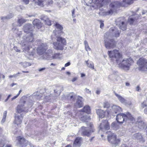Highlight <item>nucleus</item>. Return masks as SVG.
Here are the masks:
<instances>
[{"label":"nucleus","instance_id":"nucleus-1","mask_svg":"<svg viewBox=\"0 0 147 147\" xmlns=\"http://www.w3.org/2000/svg\"><path fill=\"white\" fill-rule=\"evenodd\" d=\"M49 46L46 43L40 44L36 49L37 54L42 59L51 60L60 58L61 54L59 53H55L53 50L48 49Z\"/></svg>","mask_w":147,"mask_h":147},{"label":"nucleus","instance_id":"nucleus-2","mask_svg":"<svg viewBox=\"0 0 147 147\" xmlns=\"http://www.w3.org/2000/svg\"><path fill=\"white\" fill-rule=\"evenodd\" d=\"M34 37L32 33H30L23 37L20 44L22 47L23 51L30 56H33L35 53V50L32 48Z\"/></svg>","mask_w":147,"mask_h":147},{"label":"nucleus","instance_id":"nucleus-3","mask_svg":"<svg viewBox=\"0 0 147 147\" xmlns=\"http://www.w3.org/2000/svg\"><path fill=\"white\" fill-rule=\"evenodd\" d=\"M61 35H55L56 37V41L54 42L53 43L54 48L57 50H63L64 46L67 45L66 39L64 38L61 37Z\"/></svg>","mask_w":147,"mask_h":147},{"label":"nucleus","instance_id":"nucleus-4","mask_svg":"<svg viewBox=\"0 0 147 147\" xmlns=\"http://www.w3.org/2000/svg\"><path fill=\"white\" fill-rule=\"evenodd\" d=\"M121 59L119 62V63H117L119 67L125 70H128L130 66L133 63L132 59L131 58L125 59L122 60L121 61Z\"/></svg>","mask_w":147,"mask_h":147},{"label":"nucleus","instance_id":"nucleus-5","mask_svg":"<svg viewBox=\"0 0 147 147\" xmlns=\"http://www.w3.org/2000/svg\"><path fill=\"white\" fill-rule=\"evenodd\" d=\"M108 54L111 59L113 61H115L117 63L121 59L122 56L117 50H113V51H108Z\"/></svg>","mask_w":147,"mask_h":147},{"label":"nucleus","instance_id":"nucleus-6","mask_svg":"<svg viewBox=\"0 0 147 147\" xmlns=\"http://www.w3.org/2000/svg\"><path fill=\"white\" fill-rule=\"evenodd\" d=\"M106 133L108 134L107 138L109 142L113 146H116L119 142V140L117 139L116 135L110 131H108L106 132Z\"/></svg>","mask_w":147,"mask_h":147},{"label":"nucleus","instance_id":"nucleus-7","mask_svg":"<svg viewBox=\"0 0 147 147\" xmlns=\"http://www.w3.org/2000/svg\"><path fill=\"white\" fill-rule=\"evenodd\" d=\"M137 64L140 70L146 71H147V60L144 58H140L138 61Z\"/></svg>","mask_w":147,"mask_h":147},{"label":"nucleus","instance_id":"nucleus-8","mask_svg":"<svg viewBox=\"0 0 147 147\" xmlns=\"http://www.w3.org/2000/svg\"><path fill=\"white\" fill-rule=\"evenodd\" d=\"M89 125L90 129V130L87 127H82L79 130V131L84 135L89 136L92 132H93L94 131V129L93 128V124L90 123Z\"/></svg>","mask_w":147,"mask_h":147},{"label":"nucleus","instance_id":"nucleus-9","mask_svg":"<svg viewBox=\"0 0 147 147\" xmlns=\"http://www.w3.org/2000/svg\"><path fill=\"white\" fill-rule=\"evenodd\" d=\"M121 4L118 1L112 2L110 5V10L106 12V15H109L113 13L116 11V9L119 6H122Z\"/></svg>","mask_w":147,"mask_h":147},{"label":"nucleus","instance_id":"nucleus-10","mask_svg":"<svg viewBox=\"0 0 147 147\" xmlns=\"http://www.w3.org/2000/svg\"><path fill=\"white\" fill-rule=\"evenodd\" d=\"M26 103L25 101L22 100H20L19 104L18 105L16 108L17 112L18 113L20 114L22 112H27L28 109L24 106V104Z\"/></svg>","mask_w":147,"mask_h":147},{"label":"nucleus","instance_id":"nucleus-11","mask_svg":"<svg viewBox=\"0 0 147 147\" xmlns=\"http://www.w3.org/2000/svg\"><path fill=\"white\" fill-rule=\"evenodd\" d=\"M122 109L119 106L113 105L111 107V109L110 111L109 110H106L105 112L107 113V115H114V114H116L118 112H121Z\"/></svg>","mask_w":147,"mask_h":147},{"label":"nucleus","instance_id":"nucleus-12","mask_svg":"<svg viewBox=\"0 0 147 147\" xmlns=\"http://www.w3.org/2000/svg\"><path fill=\"white\" fill-rule=\"evenodd\" d=\"M99 129L105 131L110 129L109 124L107 120H103L99 126Z\"/></svg>","mask_w":147,"mask_h":147},{"label":"nucleus","instance_id":"nucleus-13","mask_svg":"<svg viewBox=\"0 0 147 147\" xmlns=\"http://www.w3.org/2000/svg\"><path fill=\"white\" fill-rule=\"evenodd\" d=\"M115 45V42L113 39H108L105 41V46L107 49H113Z\"/></svg>","mask_w":147,"mask_h":147},{"label":"nucleus","instance_id":"nucleus-14","mask_svg":"<svg viewBox=\"0 0 147 147\" xmlns=\"http://www.w3.org/2000/svg\"><path fill=\"white\" fill-rule=\"evenodd\" d=\"M15 118L14 123L17 125L21 124L23 119V117L21 114L17 113L15 114Z\"/></svg>","mask_w":147,"mask_h":147},{"label":"nucleus","instance_id":"nucleus-15","mask_svg":"<svg viewBox=\"0 0 147 147\" xmlns=\"http://www.w3.org/2000/svg\"><path fill=\"white\" fill-rule=\"evenodd\" d=\"M55 26L56 28L59 30H55L53 31V33L54 35H61L63 33L62 31L63 27L61 25L57 23L55 24Z\"/></svg>","mask_w":147,"mask_h":147},{"label":"nucleus","instance_id":"nucleus-16","mask_svg":"<svg viewBox=\"0 0 147 147\" xmlns=\"http://www.w3.org/2000/svg\"><path fill=\"white\" fill-rule=\"evenodd\" d=\"M116 119L118 122L122 123L125 122V113H120L118 114L116 116Z\"/></svg>","mask_w":147,"mask_h":147},{"label":"nucleus","instance_id":"nucleus-17","mask_svg":"<svg viewBox=\"0 0 147 147\" xmlns=\"http://www.w3.org/2000/svg\"><path fill=\"white\" fill-rule=\"evenodd\" d=\"M138 127L141 129H146L147 125L141 119V117H138L136 123Z\"/></svg>","mask_w":147,"mask_h":147},{"label":"nucleus","instance_id":"nucleus-18","mask_svg":"<svg viewBox=\"0 0 147 147\" xmlns=\"http://www.w3.org/2000/svg\"><path fill=\"white\" fill-rule=\"evenodd\" d=\"M133 138L134 139L138 140L140 142L143 143L145 142L144 138L140 133H137L134 134Z\"/></svg>","mask_w":147,"mask_h":147},{"label":"nucleus","instance_id":"nucleus-19","mask_svg":"<svg viewBox=\"0 0 147 147\" xmlns=\"http://www.w3.org/2000/svg\"><path fill=\"white\" fill-rule=\"evenodd\" d=\"M32 26L30 24H26L24 26L23 30L25 32L30 33H32Z\"/></svg>","mask_w":147,"mask_h":147},{"label":"nucleus","instance_id":"nucleus-20","mask_svg":"<svg viewBox=\"0 0 147 147\" xmlns=\"http://www.w3.org/2000/svg\"><path fill=\"white\" fill-rule=\"evenodd\" d=\"M17 140L20 144L23 147V146H26L27 144L28 141H26L25 139L19 136L17 137Z\"/></svg>","mask_w":147,"mask_h":147},{"label":"nucleus","instance_id":"nucleus-21","mask_svg":"<svg viewBox=\"0 0 147 147\" xmlns=\"http://www.w3.org/2000/svg\"><path fill=\"white\" fill-rule=\"evenodd\" d=\"M125 122H129V121H133L135 119L131 114L129 112L125 113Z\"/></svg>","mask_w":147,"mask_h":147},{"label":"nucleus","instance_id":"nucleus-22","mask_svg":"<svg viewBox=\"0 0 147 147\" xmlns=\"http://www.w3.org/2000/svg\"><path fill=\"white\" fill-rule=\"evenodd\" d=\"M82 141V138L81 137L76 138L73 144L74 147H80L81 145Z\"/></svg>","mask_w":147,"mask_h":147},{"label":"nucleus","instance_id":"nucleus-23","mask_svg":"<svg viewBox=\"0 0 147 147\" xmlns=\"http://www.w3.org/2000/svg\"><path fill=\"white\" fill-rule=\"evenodd\" d=\"M106 111V110L104 112L103 110L101 109H97L96 110V113L99 117L101 118L104 117L105 115L107 113L105 112Z\"/></svg>","mask_w":147,"mask_h":147},{"label":"nucleus","instance_id":"nucleus-24","mask_svg":"<svg viewBox=\"0 0 147 147\" xmlns=\"http://www.w3.org/2000/svg\"><path fill=\"white\" fill-rule=\"evenodd\" d=\"M82 98L81 97L79 96L76 103L75 104V106L77 107L80 108L82 106L83 103L82 102Z\"/></svg>","mask_w":147,"mask_h":147},{"label":"nucleus","instance_id":"nucleus-25","mask_svg":"<svg viewBox=\"0 0 147 147\" xmlns=\"http://www.w3.org/2000/svg\"><path fill=\"white\" fill-rule=\"evenodd\" d=\"M109 0H101L99 2V3L96 4L97 7H100L105 5H107L109 3Z\"/></svg>","mask_w":147,"mask_h":147},{"label":"nucleus","instance_id":"nucleus-26","mask_svg":"<svg viewBox=\"0 0 147 147\" xmlns=\"http://www.w3.org/2000/svg\"><path fill=\"white\" fill-rule=\"evenodd\" d=\"M138 18L137 15L134 17H130L128 19V22L130 24H133L135 22H136Z\"/></svg>","mask_w":147,"mask_h":147},{"label":"nucleus","instance_id":"nucleus-27","mask_svg":"<svg viewBox=\"0 0 147 147\" xmlns=\"http://www.w3.org/2000/svg\"><path fill=\"white\" fill-rule=\"evenodd\" d=\"M33 24L34 26H36L38 28L41 27L42 25V24L40 21L37 19L34 20L33 22Z\"/></svg>","mask_w":147,"mask_h":147},{"label":"nucleus","instance_id":"nucleus-28","mask_svg":"<svg viewBox=\"0 0 147 147\" xmlns=\"http://www.w3.org/2000/svg\"><path fill=\"white\" fill-rule=\"evenodd\" d=\"M85 3L87 5H91V4L94 3L96 5L98 2V0H85Z\"/></svg>","mask_w":147,"mask_h":147},{"label":"nucleus","instance_id":"nucleus-29","mask_svg":"<svg viewBox=\"0 0 147 147\" xmlns=\"http://www.w3.org/2000/svg\"><path fill=\"white\" fill-rule=\"evenodd\" d=\"M76 95L73 92L70 93L67 95L68 99H70L72 100H74L76 98Z\"/></svg>","mask_w":147,"mask_h":147},{"label":"nucleus","instance_id":"nucleus-30","mask_svg":"<svg viewBox=\"0 0 147 147\" xmlns=\"http://www.w3.org/2000/svg\"><path fill=\"white\" fill-rule=\"evenodd\" d=\"M115 95L117 98L121 102L124 103L126 101V100L123 97L117 94L116 93H115Z\"/></svg>","mask_w":147,"mask_h":147},{"label":"nucleus","instance_id":"nucleus-31","mask_svg":"<svg viewBox=\"0 0 147 147\" xmlns=\"http://www.w3.org/2000/svg\"><path fill=\"white\" fill-rule=\"evenodd\" d=\"M90 119V118L88 115L84 116L81 118V120L85 122H87Z\"/></svg>","mask_w":147,"mask_h":147},{"label":"nucleus","instance_id":"nucleus-32","mask_svg":"<svg viewBox=\"0 0 147 147\" xmlns=\"http://www.w3.org/2000/svg\"><path fill=\"white\" fill-rule=\"evenodd\" d=\"M81 111L87 113H89L90 111V107L89 106H86L84 107L83 109L81 110Z\"/></svg>","mask_w":147,"mask_h":147},{"label":"nucleus","instance_id":"nucleus-33","mask_svg":"<svg viewBox=\"0 0 147 147\" xmlns=\"http://www.w3.org/2000/svg\"><path fill=\"white\" fill-rule=\"evenodd\" d=\"M108 78L113 81H115L117 80V76L114 74L109 75L108 76Z\"/></svg>","mask_w":147,"mask_h":147},{"label":"nucleus","instance_id":"nucleus-34","mask_svg":"<svg viewBox=\"0 0 147 147\" xmlns=\"http://www.w3.org/2000/svg\"><path fill=\"white\" fill-rule=\"evenodd\" d=\"M119 28L120 29L123 30H126V24L125 23L122 22L119 25Z\"/></svg>","mask_w":147,"mask_h":147},{"label":"nucleus","instance_id":"nucleus-35","mask_svg":"<svg viewBox=\"0 0 147 147\" xmlns=\"http://www.w3.org/2000/svg\"><path fill=\"white\" fill-rule=\"evenodd\" d=\"M43 20L45 22V23L49 26L51 25V21L49 20V19L48 18H45L43 19Z\"/></svg>","mask_w":147,"mask_h":147},{"label":"nucleus","instance_id":"nucleus-36","mask_svg":"<svg viewBox=\"0 0 147 147\" xmlns=\"http://www.w3.org/2000/svg\"><path fill=\"white\" fill-rule=\"evenodd\" d=\"M20 64L22 65L24 68L26 67H27L31 65V64L29 62H20Z\"/></svg>","mask_w":147,"mask_h":147},{"label":"nucleus","instance_id":"nucleus-37","mask_svg":"<svg viewBox=\"0 0 147 147\" xmlns=\"http://www.w3.org/2000/svg\"><path fill=\"white\" fill-rule=\"evenodd\" d=\"M86 62L87 66L89 68L92 69H94V65L93 63L92 62H88V61H86Z\"/></svg>","mask_w":147,"mask_h":147},{"label":"nucleus","instance_id":"nucleus-38","mask_svg":"<svg viewBox=\"0 0 147 147\" xmlns=\"http://www.w3.org/2000/svg\"><path fill=\"white\" fill-rule=\"evenodd\" d=\"M146 106H147V101H144L142 103L141 107L144 108ZM144 112L145 113L147 114V109L146 108L144 109Z\"/></svg>","mask_w":147,"mask_h":147},{"label":"nucleus","instance_id":"nucleus-39","mask_svg":"<svg viewBox=\"0 0 147 147\" xmlns=\"http://www.w3.org/2000/svg\"><path fill=\"white\" fill-rule=\"evenodd\" d=\"M84 43L85 47V49L86 51H91V49L89 47L87 41L86 40L84 41Z\"/></svg>","mask_w":147,"mask_h":147},{"label":"nucleus","instance_id":"nucleus-40","mask_svg":"<svg viewBox=\"0 0 147 147\" xmlns=\"http://www.w3.org/2000/svg\"><path fill=\"white\" fill-rule=\"evenodd\" d=\"M18 21V23H19L18 26H20L22 24L26 22V20L23 18H21L19 19Z\"/></svg>","mask_w":147,"mask_h":147},{"label":"nucleus","instance_id":"nucleus-41","mask_svg":"<svg viewBox=\"0 0 147 147\" xmlns=\"http://www.w3.org/2000/svg\"><path fill=\"white\" fill-rule=\"evenodd\" d=\"M7 113V111H5L3 112V117L1 121V123H3L5 121L6 118V117Z\"/></svg>","mask_w":147,"mask_h":147},{"label":"nucleus","instance_id":"nucleus-42","mask_svg":"<svg viewBox=\"0 0 147 147\" xmlns=\"http://www.w3.org/2000/svg\"><path fill=\"white\" fill-rule=\"evenodd\" d=\"M71 15L73 18H74L76 17V9H74L71 11Z\"/></svg>","mask_w":147,"mask_h":147},{"label":"nucleus","instance_id":"nucleus-43","mask_svg":"<svg viewBox=\"0 0 147 147\" xmlns=\"http://www.w3.org/2000/svg\"><path fill=\"white\" fill-rule=\"evenodd\" d=\"M110 107V105L108 102H106L103 103V107L104 108H108Z\"/></svg>","mask_w":147,"mask_h":147},{"label":"nucleus","instance_id":"nucleus-44","mask_svg":"<svg viewBox=\"0 0 147 147\" xmlns=\"http://www.w3.org/2000/svg\"><path fill=\"white\" fill-rule=\"evenodd\" d=\"M53 3V1L52 0H49L47 2V5H51Z\"/></svg>","mask_w":147,"mask_h":147},{"label":"nucleus","instance_id":"nucleus-45","mask_svg":"<svg viewBox=\"0 0 147 147\" xmlns=\"http://www.w3.org/2000/svg\"><path fill=\"white\" fill-rule=\"evenodd\" d=\"M51 99L50 97L49 96H46L44 99V100L45 101H48Z\"/></svg>","mask_w":147,"mask_h":147},{"label":"nucleus","instance_id":"nucleus-46","mask_svg":"<svg viewBox=\"0 0 147 147\" xmlns=\"http://www.w3.org/2000/svg\"><path fill=\"white\" fill-rule=\"evenodd\" d=\"M4 145V141H0V147H3Z\"/></svg>","mask_w":147,"mask_h":147},{"label":"nucleus","instance_id":"nucleus-47","mask_svg":"<svg viewBox=\"0 0 147 147\" xmlns=\"http://www.w3.org/2000/svg\"><path fill=\"white\" fill-rule=\"evenodd\" d=\"M100 28H102L104 26V24L103 23V22L101 20H100Z\"/></svg>","mask_w":147,"mask_h":147},{"label":"nucleus","instance_id":"nucleus-48","mask_svg":"<svg viewBox=\"0 0 147 147\" xmlns=\"http://www.w3.org/2000/svg\"><path fill=\"white\" fill-rule=\"evenodd\" d=\"M85 91L86 93H87L88 94H91V91L89 89H88L87 88H86L85 89Z\"/></svg>","mask_w":147,"mask_h":147},{"label":"nucleus","instance_id":"nucleus-49","mask_svg":"<svg viewBox=\"0 0 147 147\" xmlns=\"http://www.w3.org/2000/svg\"><path fill=\"white\" fill-rule=\"evenodd\" d=\"M46 69V68L44 67L41 68H40L38 69V71L40 72H41L45 70Z\"/></svg>","mask_w":147,"mask_h":147},{"label":"nucleus","instance_id":"nucleus-50","mask_svg":"<svg viewBox=\"0 0 147 147\" xmlns=\"http://www.w3.org/2000/svg\"><path fill=\"white\" fill-rule=\"evenodd\" d=\"M12 17V16L10 17H9L8 16L6 17H1V19L3 20V21L4 19H6L7 18L8 19H10Z\"/></svg>","mask_w":147,"mask_h":147},{"label":"nucleus","instance_id":"nucleus-51","mask_svg":"<svg viewBox=\"0 0 147 147\" xmlns=\"http://www.w3.org/2000/svg\"><path fill=\"white\" fill-rule=\"evenodd\" d=\"M23 2L25 4H28L29 2V0H22Z\"/></svg>","mask_w":147,"mask_h":147},{"label":"nucleus","instance_id":"nucleus-52","mask_svg":"<svg viewBox=\"0 0 147 147\" xmlns=\"http://www.w3.org/2000/svg\"><path fill=\"white\" fill-rule=\"evenodd\" d=\"M17 76V74H13L12 75H10V76H9V78H12L13 77H16Z\"/></svg>","mask_w":147,"mask_h":147},{"label":"nucleus","instance_id":"nucleus-53","mask_svg":"<svg viewBox=\"0 0 147 147\" xmlns=\"http://www.w3.org/2000/svg\"><path fill=\"white\" fill-rule=\"evenodd\" d=\"M78 79V77H75L74 78H73L72 80H71V81L73 82H74L76 81Z\"/></svg>","mask_w":147,"mask_h":147},{"label":"nucleus","instance_id":"nucleus-54","mask_svg":"<svg viewBox=\"0 0 147 147\" xmlns=\"http://www.w3.org/2000/svg\"><path fill=\"white\" fill-rule=\"evenodd\" d=\"M136 91L138 92L140 91V90H141L139 86H138L136 87Z\"/></svg>","mask_w":147,"mask_h":147},{"label":"nucleus","instance_id":"nucleus-55","mask_svg":"<svg viewBox=\"0 0 147 147\" xmlns=\"http://www.w3.org/2000/svg\"><path fill=\"white\" fill-rule=\"evenodd\" d=\"M116 125V124L115 122H113L111 124V126L112 127H115Z\"/></svg>","mask_w":147,"mask_h":147},{"label":"nucleus","instance_id":"nucleus-56","mask_svg":"<svg viewBox=\"0 0 147 147\" xmlns=\"http://www.w3.org/2000/svg\"><path fill=\"white\" fill-rule=\"evenodd\" d=\"M14 49L16 51L18 52H20V51L18 49L17 47H14Z\"/></svg>","mask_w":147,"mask_h":147},{"label":"nucleus","instance_id":"nucleus-57","mask_svg":"<svg viewBox=\"0 0 147 147\" xmlns=\"http://www.w3.org/2000/svg\"><path fill=\"white\" fill-rule=\"evenodd\" d=\"M71 64V63L70 62H68L67 63H66L65 65V67H67L69 66Z\"/></svg>","mask_w":147,"mask_h":147},{"label":"nucleus","instance_id":"nucleus-58","mask_svg":"<svg viewBox=\"0 0 147 147\" xmlns=\"http://www.w3.org/2000/svg\"><path fill=\"white\" fill-rule=\"evenodd\" d=\"M119 32L118 31H117V32L115 33V36L116 37H118L119 36Z\"/></svg>","mask_w":147,"mask_h":147},{"label":"nucleus","instance_id":"nucleus-59","mask_svg":"<svg viewBox=\"0 0 147 147\" xmlns=\"http://www.w3.org/2000/svg\"><path fill=\"white\" fill-rule=\"evenodd\" d=\"M36 132H35L34 131H32L31 133V134L32 135H36Z\"/></svg>","mask_w":147,"mask_h":147},{"label":"nucleus","instance_id":"nucleus-60","mask_svg":"<svg viewBox=\"0 0 147 147\" xmlns=\"http://www.w3.org/2000/svg\"><path fill=\"white\" fill-rule=\"evenodd\" d=\"M11 96V95L10 94L9 95V96H8L7 98L5 100V102L7 101V100H8V99H9V98Z\"/></svg>","mask_w":147,"mask_h":147},{"label":"nucleus","instance_id":"nucleus-61","mask_svg":"<svg viewBox=\"0 0 147 147\" xmlns=\"http://www.w3.org/2000/svg\"><path fill=\"white\" fill-rule=\"evenodd\" d=\"M19 96L17 94V95L14 96L13 97V98H11V99H12V100H13L14 99H16V98Z\"/></svg>","mask_w":147,"mask_h":147},{"label":"nucleus","instance_id":"nucleus-62","mask_svg":"<svg viewBox=\"0 0 147 147\" xmlns=\"http://www.w3.org/2000/svg\"><path fill=\"white\" fill-rule=\"evenodd\" d=\"M96 93L97 94H99L100 93V91L99 90H97L96 91Z\"/></svg>","mask_w":147,"mask_h":147},{"label":"nucleus","instance_id":"nucleus-63","mask_svg":"<svg viewBox=\"0 0 147 147\" xmlns=\"http://www.w3.org/2000/svg\"><path fill=\"white\" fill-rule=\"evenodd\" d=\"M121 147H128V146H127L125 144H122L121 146Z\"/></svg>","mask_w":147,"mask_h":147},{"label":"nucleus","instance_id":"nucleus-64","mask_svg":"<svg viewBox=\"0 0 147 147\" xmlns=\"http://www.w3.org/2000/svg\"><path fill=\"white\" fill-rule=\"evenodd\" d=\"M66 74H67V75H70L71 74L68 71L67 72H66Z\"/></svg>","mask_w":147,"mask_h":147}]
</instances>
